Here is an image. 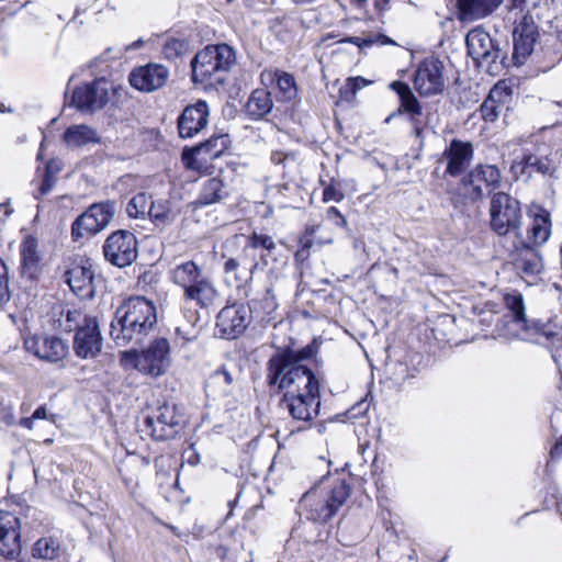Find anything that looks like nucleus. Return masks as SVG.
Masks as SVG:
<instances>
[{"instance_id":"1","label":"nucleus","mask_w":562,"mask_h":562,"mask_svg":"<svg viewBox=\"0 0 562 562\" xmlns=\"http://www.w3.org/2000/svg\"><path fill=\"white\" fill-rule=\"evenodd\" d=\"M156 324L155 304L143 296L131 297L116 310L110 324V336L119 347L140 344Z\"/></svg>"},{"instance_id":"2","label":"nucleus","mask_w":562,"mask_h":562,"mask_svg":"<svg viewBox=\"0 0 562 562\" xmlns=\"http://www.w3.org/2000/svg\"><path fill=\"white\" fill-rule=\"evenodd\" d=\"M170 281L182 289V299L186 303L193 302L200 308L214 305L220 294L210 277L193 260L176 265L169 270Z\"/></svg>"},{"instance_id":"3","label":"nucleus","mask_w":562,"mask_h":562,"mask_svg":"<svg viewBox=\"0 0 562 562\" xmlns=\"http://www.w3.org/2000/svg\"><path fill=\"white\" fill-rule=\"evenodd\" d=\"M266 378L268 385L277 392L321 394L315 373L308 367H293L286 357H271Z\"/></svg>"},{"instance_id":"4","label":"nucleus","mask_w":562,"mask_h":562,"mask_svg":"<svg viewBox=\"0 0 562 562\" xmlns=\"http://www.w3.org/2000/svg\"><path fill=\"white\" fill-rule=\"evenodd\" d=\"M235 61V52L227 44L209 45L191 60L192 81L205 87L223 85Z\"/></svg>"},{"instance_id":"5","label":"nucleus","mask_w":562,"mask_h":562,"mask_svg":"<svg viewBox=\"0 0 562 562\" xmlns=\"http://www.w3.org/2000/svg\"><path fill=\"white\" fill-rule=\"evenodd\" d=\"M120 363L125 369H135L150 378L164 375L170 364V344L167 338L153 340L145 349H130L120 352Z\"/></svg>"},{"instance_id":"6","label":"nucleus","mask_w":562,"mask_h":562,"mask_svg":"<svg viewBox=\"0 0 562 562\" xmlns=\"http://www.w3.org/2000/svg\"><path fill=\"white\" fill-rule=\"evenodd\" d=\"M350 486L346 481H337L330 490H311L306 492L300 506L307 513L310 520L325 524L330 520L350 496Z\"/></svg>"},{"instance_id":"7","label":"nucleus","mask_w":562,"mask_h":562,"mask_svg":"<svg viewBox=\"0 0 562 562\" xmlns=\"http://www.w3.org/2000/svg\"><path fill=\"white\" fill-rule=\"evenodd\" d=\"M488 213L491 229L498 236H520L522 212L516 198L502 191L493 193Z\"/></svg>"},{"instance_id":"8","label":"nucleus","mask_w":562,"mask_h":562,"mask_svg":"<svg viewBox=\"0 0 562 562\" xmlns=\"http://www.w3.org/2000/svg\"><path fill=\"white\" fill-rule=\"evenodd\" d=\"M468 54L479 67L498 75L505 67L507 53L481 27L471 30L465 37Z\"/></svg>"},{"instance_id":"9","label":"nucleus","mask_w":562,"mask_h":562,"mask_svg":"<svg viewBox=\"0 0 562 562\" xmlns=\"http://www.w3.org/2000/svg\"><path fill=\"white\" fill-rule=\"evenodd\" d=\"M183 429L182 416L172 403H164L144 419V431L155 440L173 439Z\"/></svg>"},{"instance_id":"10","label":"nucleus","mask_w":562,"mask_h":562,"mask_svg":"<svg viewBox=\"0 0 562 562\" xmlns=\"http://www.w3.org/2000/svg\"><path fill=\"white\" fill-rule=\"evenodd\" d=\"M227 134L212 135L209 139L193 147H184L181 160L187 169L206 171L210 162L218 158L229 146Z\"/></svg>"},{"instance_id":"11","label":"nucleus","mask_w":562,"mask_h":562,"mask_svg":"<svg viewBox=\"0 0 562 562\" xmlns=\"http://www.w3.org/2000/svg\"><path fill=\"white\" fill-rule=\"evenodd\" d=\"M502 183V172L495 165L479 164L463 178L462 184L472 202L493 195Z\"/></svg>"},{"instance_id":"12","label":"nucleus","mask_w":562,"mask_h":562,"mask_svg":"<svg viewBox=\"0 0 562 562\" xmlns=\"http://www.w3.org/2000/svg\"><path fill=\"white\" fill-rule=\"evenodd\" d=\"M557 169V153L547 145L538 146L533 151H525L522 157L512 165L516 178H530L535 172L553 177Z\"/></svg>"},{"instance_id":"13","label":"nucleus","mask_w":562,"mask_h":562,"mask_svg":"<svg viewBox=\"0 0 562 562\" xmlns=\"http://www.w3.org/2000/svg\"><path fill=\"white\" fill-rule=\"evenodd\" d=\"M70 81L65 92L66 104L80 112L93 113L105 103V78L95 77L91 82L76 87L69 93Z\"/></svg>"},{"instance_id":"14","label":"nucleus","mask_w":562,"mask_h":562,"mask_svg":"<svg viewBox=\"0 0 562 562\" xmlns=\"http://www.w3.org/2000/svg\"><path fill=\"white\" fill-rule=\"evenodd\" d=\"M539 37V26L532 14L526 13L519 21H516L513 31V60L515 65L520 66L526 63L527 58L535 50Z\"/></svg>"},{"instance_id":"15","label":"nucleus","mask_w":562,"mask_h":562,"mask_svg":"<svg viewBox=\"0 0 562 562\" xmlns=\"http://www.w3.org/2000/svg\"><path fill=\"white\" fill-rule=\"evenodd\" d=\"M251 322V307L234 303L223 307L216 316V327L221 337L235 339L241 335Z\"/></svg>"},{"instance_id":"16","label":"nucleus","mask_w":562,"mask_h":562,"mask_svg":"<svg viewBox=\"0 0 562 562\" xmlns=\"http://www.w3.org/2000/svg\"><path fill=\"white\" fill-rule=\"evenodd\" d=\"M170 70L158 63H148L135 67L128 75L131 86L140 91L150 93L161 89L168 82Z\"/></svg>"},{"instance_id":"17","label":"nucleus","mask_w":562,"mask_h":562,"mask_svg":"<svg viewBox=\"0 0 562 562\" xmlns=\"http://www.w3.org/2000/svg\"><path fill=\"white\" fill-rule=\"evenodd\" d=\"M280 407L294 420L310 423L319 413L321 394L284 392Z\"/></svg>"},{"instance_id":"18","label":"nucleus","mask_w":562,"mask_h":562,"mask_svg":"<svg viewBox=\"0 0 562 562\" xmlns=\"http://www.w3.org/2000/svg\"><path fill=\"white\" fill-rule=\"evenodd\" d=\"M443 65L437 58H427L418 66L414 76V87L420 95L430 97L443 91Z\"/></svg>"},{"instance_id":"19","label":"nucleus","mask_w":562,"mask_h":562,"mask_svg":"<svg viewBox=\"0 0 562 562\" xmlns=\"http://www.w3.org/2000/svg\"><path fill=\"white\" fill-rule=\"evenodd\" d=\"M474 148L470 142L453 138L441 153L438 164H446L445 175H462L473 159Z\"/></svg>"},{"instance_id":"20","label":"nucleus","mask_w":562,"mask_h":562,"mask_svg":"<svg viewBox=\"0 0 562 562\" xmlns=\"http://www.w3.org/2000/svg\"><path fill=\"white\" fill-rule=\"evenodd\" d=\"M136 238L133 233L119 231L108 236V261L124 268L130 266L137 257Z\"/></svg>"},{"instance_id":"21","label":"nucleus","mask_w":562,"mask_h":562,"mask_svg":"<svg viewBox=\"0 0 562 562\" xmlns=\"http://www.w3.org/2000/svg\"><path fill=\"white\" fill-rule=\"evenodd\" d=\"M210 116V109L204 100L187 105L177 120V128L181 138H192L203 131Z\"/></svg>"},{"instance_id":"22","label":"nucleus","mask_w":562,"mask_h":562,"mask_svg":"<svg viewBox=\"0 0 562 562\" xmlns=\"http://www.w3.org/2000/svg\"><path fill=\"white\" fill-rule=\"evenodd\" d=\"M24 347L26 351L33 353L37 358L57 362L67 355V345L55 336H31L25 338Z\"/></svg>"},{"instance_id":"23","label":"nucleus","mask_w":562,"mask_h":562,"mask_svg":"<svg viewBox=\"0 0 562 562\" xmlns=\"http://www.w3.org/2000/svg\"><path fill=\"white\" fill-rule=\"evenodd\" d=\"M20 519L11 513H0V554L14 559L21 552Z\"/></svg>"},{"instance_id":"24","label":"nucleus","mask_w":562,"mask_h":562,"mask_svg":"<svg viewBox=\"0 0 562 562\" xmlns=\"http://www.w3.org/2000/svg\"><path fill=\"white\" fill-rule=\"evenodd\" d=\"M102 347V337L94 317H86L75 335V350L81 358L94 357Z\"/></svg>"},{"instance_id":"25","label":"nucleus","mask_w":562,"mask_h":562,"mask_svg":"<svg viewBox=\"0 0 562 562\" xmlns=\"http://www.w3.org/2000/svg\"><path fill=\"white\" fill-rule=\"evenodd\" d=\"M105 227V206L103 204H92L82 213L71 225V236L74 240L88 238L95 235Z\"/></svg>"},{"instance_id":"26","label":"nucleus","mask_w":562,"mask_h":562,"mask_svg":"<svg viewBox=\"0 0 562 562\" xmlns=\"http://www.w3.org/2000/svg\"><path fill=\"white\" fill-rule=\"evenodd\" d=\"M38 247V240L33 235H26L20 245L21 273L31 281L37 280L44 269L43 256Z\"/></svg>"},{"instance_id":"27","label":"nucleus","mask_w":562,"mask_h":562,"mask_svg":"<svg viewBox=\"0 0 562 562\" xmlns=\"http://www.w3.org/2000/svg\"><path fill=\"white\" fill-rule=\"evenodd\" d=\"M513 91L503 83H496L480 106L481 115L486 122H495L504 110L508 109Z\"/></svg>"},{"instance_id":"28","label":"nucleus","mask_w":562,"mask_h":562,"mask_svg":"<svg viewBox=\"0 0 562 562\" xmlns=\"http://www.w3.org/2000/svg\"><path fill=\"white\" fill-rule=\"evenodd\" d=\"M531 217L530 226L527 231V245L540 246L544 244L551 235V216L550 213L540 205H531L529 210Z\"/></svg>"},{"instance_id":"29","label":"nucleus","mask_w":562,"mask_h":562,"mask_svg":"<svg viewBox=\"0 0 562 562\" xmlns=\"http://www.w3.org/2000/svg\"><path fill=\"white\" fill-rule=\"evenodd\" d=\"M504 0H459L458 18L462 22H472L491 15Z\"/></svg>"},{"instance_id":"30","label":"nucleus","mask_w":562,"mask_h":562,"mask_svg":"<svg viewBox=\"0 0 562 562\" xmlns=\"http://www.w3.org/2000/svg\"><path fill=\"white\" fill-rule=\"evenodd\" d=\"M390 88L398 94L400 108L397 113L405 112L409 114L411 122L415 127L416 134H420L418 116L422 115V106L414 95L409 86L403 81H393L390 83Z\"/></svg>"},{"instance_id":"31","label":"nucleus","mask_w":562,"mask_h":562,"mask_svg":"<svg viewBox=\"0 0 562 562\" xmlns=\"http://www.w3.org/2000/svg\"><path fill=\"white\" fill-rule=\"evenodd\" d=\"M65 278L67 284L76 295L80 297L93 296V274L89 268L75 266L66 271Z\"/></svg>"},{"instance_id":"32","label":"nucleus","mask_w":562,"mask_h":562,"mask_svg":"<svg viewBox=\"0 0 562 562\" xmlns=\"http://www.w3.org/2000/svg\"><path fill=\"white\" fill-rule=\"evenodd\" d=\"M261 81L266 82H277V87L279 90V98L286 102L292 101L297 95V88L294 80V77L285 71L281 70H263L260 75Z\"/></svg>"},{"instance_id":"33","label":"nucleus","mask_w":562,"mask_h":562,"mask_svg":"<svg viewBox=\"0 0 562 562\" xmlns=\"http://www.w3.org/2000/svg\"><path fill=\"white\" fill-rule=\"evenodd\" d=\"M229 196L224 181L217 177L205 179L201 186L196 203L202 206L221 203Z\"/></svg>"},{"instance_id":"34","label":"nucleus","mask_w":562,"mask_h":562,"mask_svg":"<svg viewBox=\"0 0 562 562\" xmlns=\"http://www.w3.org/2000/svg\"><path fill=\"white\" fill-rule=\"evenodd\" d=\"M101 135L95 130L86 124L71 125L63 135L65 144L71 148L101 143Z\"/></svg>"},{"instance_id":"35","label":"nucleus","mask_w":562,"mask_h":562,"mask_svg":"<svg viewBox=\"0 0 562 562\" xmlns=\"http://www.w3.org/2000/svg\"><path fill=\"white\" fill-rule=\"evenodd\" d=\"M272 105L270 92L265 89H256L246 103V112L251 119L258 120L269 114Z\"/></svg>"},{"instance_id":"36","label":"nucleus","mask_w":562,"mask_h":562,"mask_svg":"<svg viewBox=\"0 0 562 562\" xmlns=\"http://www.w3.org/2000/svg\"><path fill=\"white\" fill-rule=\"evenodd\" d=\"M515 267L527 276H535L541 271L542 260L533 246L524 244L515 259Z\"/></svg>"},{"instance_id":"37","label":"nucleus","mask_w":562,"mask_h":562,"mask_svg":"<svg viewBox=\"0 0 562 562\" xmlns=\"http://www.w3.org/2000/svg\"><path fill=\"white\" fill-rule=\"evenodd\" d=\"M532 328L535 333L539 336L538 341L540 344L560 348L562 347V326L558 325L555 322L549 321L547 323H541L539 321L532 322Z\"/></svg>"},{"instance_id":"38","label":"nucleus","mask_w":562,"mask_h":562,"mask_svg":"<svg viewBox=\"0 0 562 562\" xmlns=\"http://www.w3.org/2000/svg\"><path fill=\"white\" fill-rule=\"evenodd\" d=\"M258 262L247 263L240 258H229L224 263V272L227 276H233L235 281L243 282L250 280Z\"/></svg>"},{"instance_id":"39","label":"nucleus","mask_w":562,"mask_h":562,"mask_svg":"<svg viewBox=\"0 0 562 562\" xmlns=\"http://www.w3.org/2000/svg\"><path fill=\"white\" fill-rule=\"evenodd\" d=\"M61 544L56 537L40 538L33 547V557L46 560H53L59 557Z\"/></svg>"},{"instance_id":"40","label":"nucleus","mask_w":562,"mask_h":562,"mask_svg":"<svg viewBox=\"0 0 562 562\" xmlns=\"http://www.w3.org/2000/svg\"><path fill=\"white\" fill-rule=\"evenodd\" d=\"M317 353V346L315 341L306 345L302 349L294 350L291 348H285L284 350L274 353L272 357H286L288 362L293 367H307L303 362L305 360L312 359Z\"/></svg>"},{"instance_id":"41","label":"nucleus","mask_w":562,"mask_h":562,"mask_svg":"<svg viewBox=\"0 0 562 562\" xmlns=\"http://www.w3.org/2000/svg\"><path fill=\"white\" fill-rule=\"evenodd\" d=\"M128 121V112L125 109L114 105L110 109L108 108V128L113 126L116 133L127 137L132 134V127L127 123Z\"/></svg>"},{"instance_id":"42","label":"nucleus","mask_w":562,"mask_h":562,"mask_svg":"<svg viewBox=\"0 0 562 562\" xmlns=\"http://www.w3.org/2000/svg\"><path fill=\"white\" fill-rule=\"evenodd\" d=\"M246 247L252 249H262L260 259L265 265H267V257L272 255L277 249V245L270 235L257 232H252L248 236Z\"/></svg>"},{"instance_id":"43","label":"nucleus","mask_w":562,"mask_h":562,"mask_svg":"<svg viewBox=\"0 0 562 562\" xmlns=\"http://www.w3.org/2000/svg\"><path fill=\"white\" fill-rule=\"evenodd\" d=\"M154 207L155 202L151 200V196L140 192L130 200L126 206V213L130 217L137 218L139 216H144L148 213L149 209Z\"/></svg>"},{"instance_id":"44","label":"nucleus","mask_w":562,"mask_h":562,"mask_svg":"<svg viewBox=\"0 0 562 562\" xmlns=\"http://www.w3.org/2000/svg\"><path fill=\"white\" fill-rule=\"evenodd\" d=\"M506 307L513 313L514 321L527 324L524 297L519 292L514 291L504 296Z\"/></svg>"},{"instance_id":"45","label":"nucleus","mask_w":562,"mask_h":562,"mask_svg":"<svg viewBox=\"0 0 562 562\" xmlns=\"http://www.w3.org/2000/svg\"><path fill=\"white\" fill-rule=\"evenodd\" d=\"M252 305L256 311H261L266 316L272 318L278 308L277 297L272 289L267 288L262 297L252 300Z\"/></svg>"},{"instance_id":"46","label":"nucleus","mask_w":562,"mask_h":562,"mask_svg":"<svg viewBox=\"0 0 562 562\" xmlns=\"http://www.w3.org/2000/svg\"><path fill=\"white\" fill-rule=\"evenodd\" d=\"M348 42L359 46L360 48L370 47L373 45L383 46V45H387V44H394V41H392L390 37H387L384 34H381V33L368 34L363 37L352 36V37L348 38Z\"/></svg>"},{"instance_id":"47","label":"nucleus","mask_w":562,"mask_h":562,"mask_svg":"<svg viewBox=\"0 0 562 562\" xmlns=\"http://www.w3.org/2000/svg\"><path fill=\"white\" fill-rule=\"evenodd\" d=\"M234 379L232 374L226 370L225 367H222L214 371L210 379L209 385H216L221 387V392L223 394H227L231 392V387L233 385Z\"/></svg>"},{"instance_id":"48","label":"nucleus","mask_w":562,"mask_h":562,"mask_svg":"<svg viewBox=\"0 0 562 562\" xmlns=\"http://www.w3.org/2000/svg\"><path fill=\"white\" fill-rule=\"evenodd\" d=\"M189 44L184 40L168 38L164 46L162 53L167 59H175L188 52Z\"/></svg>"},{"instance_id":"49","label":"nucleus","mask_w":562,"mask_h":562,"mask_svg":"<svg viewBox=\"0 0 562 562\" xmlns=\"http://www.w3.org/2000/svg\"><path fill=\"white\" fill-rule=\"evenodd\" d=\"M9 300V269L4 261L0 259V305L5 304Z\"/></svg>"},{"instance_id":"50","label":"nucleus","mask_w":562,"mask_h":562,"mask_svg":"<svg viewBox=\"0 0 562 562\" xmlns=\"http://www.w3.org/2000/svg\"><path fill=\"white\" fill-rule=\"evenodd\" d=\"M344 199H345L344 192L340 190V188L334 181L324 188L323 201L325 203H328L330 201L341 202Z\"/></svg>"},{"instance_id":"51","label":"nucleus","mask_w":562,"mask_h":562,"mask_svg":"<svg viewBox=\"0 0 562 562\" xmlns=\"http://www.w3.org/2000/svg\"><path fill=\"white\" fill-rule=\"evenodd\" d=\"M147 214L155 221L166 222L171 218V212L164 203L159 205L155 203V207L149 209Z\"/></svg>"},{"instance_id":"52","label":"nucleus","mask_w":562,"mask_h":562,"mask_svg":"<svg viewBox=\"0 0 562 562\" xmlns=\"http://www.w3.org/2000/svg\"><path fill=\"white\" fill-rule=\"evenodd\" d=\"M326 218L333 221L334 225L337 227H346L347 220L342 216V214L338 211L337 207L330 206L326 211Z\"/></svg>"},{"instance_id":"53","label":"nucleus","mask_w":562,"mask_h":562,"mask_svg":"<svg viewBox=\"0 0 562 562\" xmlns=\"http://www.w3.org/2000/svg\"><path fill=\"white\" fill-rule=\"evenodd\" d=\"M63 164L58 159H50L47 161L45 167V175L56 179V176L60 172Z\"/></svg>"},{"instance_id":"54","label":"nucleus","mask_w":562,"mask_h":562,"mask_svg":"<svg viewBox=\"0 0 562 562\" xmlns=\"http://www.w3.org/2000/svg\"><path fill=\"white\" fill-rule=\"evenodd\" d=\"M369 81L362 77L348 78L347 86L350 88L351 93L355 95L356 92L366 87Z\"/></svg>"},{"instance_id":"55","label":"nucleus","mask_w":562,"mask_h":562,"mask_svg":"<svg viewBox=\"0 0 562 562\" xmlns=\"http://www.w3.org/2000/svg\"><path fill=\"white\" fill-rule=\"evenodd\" d=\"M54 183H55V178L44 175V178H43L41 187H40L41 193L42 194L48 193L52 190Z\"/></svg>"},{"instance_id":"56","label":"nucleus","mask_w":562,"mask_h":562,"mask_svg":"<svg viewBox=\"0 0 562 562\" xmlns=\"http://www.w3.org/2000/svg\"><path fill=\"white\" fill-rule=\"evenodd\" d=\"M32 418L34 419H47V418H50L52 422H55V415H50V417H48L47 415V411H46V407L45 406H40L37 407L33 415H32Z\"/></svg>"},{"instance_id":"57","label":"nucleus","mask_w":562,"mask_h":562,"mask_svg":"<svg viewBox=\"0 0 562 562\" xmlns=\"http://www.w3.org/2000/svg\"><path fill=\"white\" fill-rule=\"evenodd\" d=\"M562 456V435L550 450L551 459H559Z\"/></svg>"},{"instance_id":"58","label":"nucleus","mask_w":562,"mask_h":562,"mask_svg":"<svg viewBox=\"0 0 562 562\" xmlns=\"http://www.w3.org/2000/svg\"><path fill=\"white\" fill-rule=\"evenodd\" d=\"M183 315L184 317L187 318L188 323L191 324V325H194L199 319H200V316L198 314V311L195 310H183Z\"/></svg>"},{"instance_id":"59","label":"nucleus","mask_w":562,"mask_h":562,"mask_svg":"<svg viewBox=\"0 0 562 562\" xmlns=\"http://www.w3.org/2000/svg\"><path fill=\"white\" fill-rule=\"evenodd\" d=\"M288 159V155L281 151H274L271 155V161L276 165L283 164Z\"/></svg>"},{"instance_id":"60","label":"nucleus","mask_w":562,"mask_h":562,"mask_svg":"<svg viewBox=\"0 0 562 562\" xmlns=\"http://www.w3.org/2000/svg\"><path fill=\"white\" fill-rule=\"evenodd\" d=\"M0 210H3L5 218H8L13 213V209L9 205V203H0Z\"/></svg>"},{"instance_id":"61","label":"nucleus","mask_w":562,"mask_h":562,"mask_svg":"<svg viewBox=\"0 0 562 562\" xmlns=\"http://www.w3.org/2000/svg\"><path fill=\"white\" fill-rule=\"evenodd\" d=\"M527 0H509L510 7L515 9H520L525 7Z\"/></svg>"},{"instance_id":"62","label":"nucleus","mask_w":562,"mask_h":562,"mask_svg":"<svg viewBox=\"0 0 562 562\" xmlns=\"http://www.w3.org/2000/svg\"><path fill=\"white\" fill-rule=\"evenodd\" d=\"M113 95H117L119 98L127 99L126 92L123 88H113Z\"/></svg>"},{"instance_id":"63","label":"nucleus","mask_w":562,"mask_h":562,"mask_svg":"<svg viewBox=\"0 0 562 562\" xmlns=\"http://www.w3.org/2000/svg\"><path fill=\"white\" fill-rule=\"evenodd\" d=\"M33 420H34V418H32V416H31V417H29V418H24V419H22L21 425H22L23 427H26V428H29V429H32Z\"/></svg>"},{"instance_id":"64","label":"nucleus","mask_w":562,"mask_h":562,"mask_svg":"<svg viewBox=\"0 0 562 562\" xmlns=\"http://www.w3.org/2000/svg\"><path fill=\"white\" fill-rule=\"evenodd\" d=\"M318 228H319L318 225L306 227V234L307 235H314L317 232Z\"/></svg>"}]
</instances>
